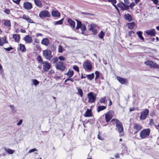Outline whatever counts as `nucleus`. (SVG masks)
<instances>
[{"label":"nucleus","mask_w":159,"mask_h":159,"mask_svg":"<svg viewBox=\"0 0 159 159\" xmlns=\"http://www.w3.org/2000/svg\"><path fill=\"white\" fill-rule=\"evenodd\" d=\"M43 55L47 60H50L52 57V52L49 49H46L43 51Z\"/></svg>","instance_id":"nucleus-8"},{"label":"nucleus","mask_w":159,"mask_h":159,"mask_svg":"<svg viewBox=\"0 0 159 159\" xmlns=\"http://www.w3.org/2000/svg\"><path fill=\"white\" fill-rule=\"evenodd\" d=\"M118 7L120 8L121 11H125V10H128L129 9V6L127 5H126L124 3L120 2L117 4Z\"/></svg>","instance_id":"nucleus-13"},{"label":"nucleus","mask_w":159,"mask_h":159,"mask_svg":"<svg viewBox=\"0 0 159 159\" xmlns=\"http://www.w3.org/2000/svg\"><path fill=\"white\" fill-rule=\"evenodd\" d=\"M105 35L104 32L101 30L98 35V37L101 39H102Z\"/></svg>","instance_id":"nucleus-37"},{"label":"nucleus","mask_w":159,"mask_h":159,"mask_svg":"<svg viewBox=\"0 0 159 159\" xmlns=\"http://www.w3.org/2000/svg\"><path fill=\"white\" fill-rule=\"evenodd\" d=\"M65 74L67 75L68 77V78H71L73 75L74 72L73 70H70L69 69L68 72Z\"/></svg>","instance_id":"nucleus-30"},{"label":"nucleus","mask_w":159,"mask_h":159,"mask_svg":"<svg viewBox=\"0 0 159 159\" xmlns=\"http://www.w3.org/2000/svg\"><path fill=\"white\" fill-rule=\"evenodd\" d=\"M63 51L62 47L61 45H59L58 47V52L60 53H61Z\"/></svg>","instance_id":"nucleus-46"},{"label":"nucleus","mask_w":159,"mask_h":159,"mask_svg":"<svg viewBox=\"0 0 159 159\" xmlns=\"http://www.w3.org/2000/svg\"><path fill=\"white\" fill-rule=\"evenodd\" d=\"M109 2H111L112 4H116V0H107Z\"/></svg>","instance_id":"nucleus-55"},{"label":"nucleus","mask_w":159,"mask_h":159,"mask_svg":"<svg viewBox=\"0 0 159 159\" xmlns=\"http://www.w3.org/2000/svg\"><path fill=\"white\" fill-rule=\"evenodd\" d=\"M144 64L151 68L159 69V65L150 60H148L144 62Z\"/></svg>","instance_id":"nucleus-3"},{"label":"nucleus","mask_w":159,"mask_h":159,"mask_svg":"<svg viewBox=\"0 0 159 159\" xmlns=\"http://www.w3.org/2000/svg\"><path fill=\"white\" fill-rule=\"evenodd\" d=\"M106 108V106H99L97 108V112H99L100 111L103 110Z\"/></svg>","instance_id":"nucleus-32"},{"label":"nucleus","mask_w":159,"mask_h":159,"mask_svg":"<svg viewBox=\"0 0 159 159\" xmlns=\"http://www.w3.org/2000/svg\"><path fill=\"white\" fill-rule=\"evenodd\" d=\"M149 113V110L148 109H145L143 111H142L140 116V119L141 120H144L147 117Z\"/></svg>","instance_id":"nucleus-12"},{"label":"nucleus","mask_w":159,"mask_h":159,"mask_svg":"<svg viewBox=\"0 0 159 159\" xmlns=\"http://www.w3.org/2000/svg\"><path fill=\"white\" fill-rule=\"evenodd\" d=\"M108 100L109 101V102L108 104V106H111L112 104V102L110 98H109L108 99Z\"/></svg>","instance_id":"nucleus-61"},{"label":"nucleus","mask_w":159,"mask_h":159,"mask_svg":"<svg viewBox=\"0 0 159 159\" xmlns=\"http://www.w3.org/2000/svg\"><path fill=\"white\" fill-rule=\"evenodd\" d=\"M86 76L88 80H91L94 78V75L93 73H92L91 74L86 75Z\"/></svg>","instance_id":"nucleus-35"},{"label":"nucleus","mask_w":159,"mask_h":159,"mask_svg":"<svg viewBox=\"0 0 159 159\" xmlns=\"http://www.w3.org/2000/svg\"><path fill=\"white\" fill-rule=\"evenodd\" d=\"M37 60L41 64H43L44 62L42 60L41 57L40 55H38L37 57Z\"/></svg>","instance_id":"nucleus-36"},{"label":"nucleus","mask_w":159,"mask_h":159,"mask_svg":"<svg viewBox=\"0 0 159 159\" xmlns=\"http://www.w3.org/2000/svg\"><path fill=\"white\" fill-rule=\"evenodd\" d=\"M124 19L128 21L131 22L132 20V16L129 13L125 14L124 16Z\"/></svg>","instance_id":"nucleus-21"},{"label":"nucleus","mask_w":159,"mask_h":159,"mask_svg":"<svg viewBox=\"0 0 159 159\" xmlns=\"http://www.w3.org/2000/svg\"><path fill=\"white\" fill-rule=\"evenodd\" d=\"M13 2H14L15 3L19 5L20 3V2L21 0H12Z\"/></svg>","instance_id":"nucleus-56"},{"label":"nucleus","mask_w":159,"mask_h":159,"mask_svg":"<svg viewBox=\"0 0 159 159\" xmlns=\"http://www.w3.org/2000/svg\"><path fill=\"white\" fill-rule=\"evenodd\" d=\"M134 34V32L132 31H129L128 32V36L130 37H132V34Z\"/></svg>","instance_id":"nucleus-50"},{"label":"nucleus","mask_w":159,"mask_h":159,"mask_svg":"<svg viewBox=\"0 0 159 159\" xmlns=\"http://www.w3.org/2000/svg\"><path fill=\"white\" fill-rule=\"evenodd\" d=\"M150 129L147 128L142 129L139 133V136L142 139L147 138L149 135L150 133Z\"/></svg>","instance_id":"nucleus-2"},{"label":"nucleus","mask_w":159,"mask_h":159,"mask_svg":"<svg viewBox=\"0 0 159 159\" xmlns=\"http://www.w3.org/2000/svg\"><path fill=\"white\" fill-rule=\"evenodd\" d=\"M75 20L77 23L76 29L78 30L83 25H82V23L79 20Z\"/></svg>","instance_id":"nucleus-33"},{"label":"nucleus","mask_w":159,"mask_h":159,"mask_svg":"<svg viewBox=\"0 0 159 159\" xmlns=\"http://www.w3.org/2000/svg\"><path fill=\"white\" fill-rule=\"evenodd\" d=\"M19 48L18 50H19L21 51L22 52H25L26 49L24 44L20 43L19 45Z\"/></svg>","instance_id":"nucleus-27"},{"label":"nucleus","mask_w":159,"mask_h":159,"mask_svg":"<svg viewBox=\"0 0 159 159\" xmlns=\"http://www.w3.org/2000/svg\"><path fill=\"white\" fill-rule=\"evenodd\" d=\"M128 26V28L129 29H133L135 26V24L134 22L128 23L127 24Z\"/></svg>","instance_id":"nucleus-29"},{"label":"nucleus","mask_w":159,"mask_h":159,"mask_svg":"<svg viewBox=\"0 0 159 159\" xmlns=\"http://www.w3.org/2000/svg\"><path fill=\"white\" fill-rule=\"evenodd\" d=\"M80 28H81V30L82 34H84V32L86 30L85 26L84 25H83Z\"/></svg>","instance_id":"nucleus-41"},{"label":"nucleus","mask_w":159,"mask_h":159,"mask_svg":"<svg viewBox=\"0 0 159 159\" xmlns=\"http://www.w3.org/2000/svg\"><path fill=\"white\" fill-rule=\"evenodd\" d=\"M51 14L52 16L54 17H60L61 14L57 10L52 9L51 11Z\"/></svg>","instance_id":"nucleus-20"},{"label":"nucleus","mask_w":159,"mask_h":159,"mask_svg":"<svg viewBox=\"0 0 159 159\" xmlns=\"http://www.w3.org/2000/svg\"><path fill=\"white\" fill-rule=\"evenodd\" d=\"M12 38L15 40V41L17 43H19V42L20 38V36L19 34H13Z\"/></svg>","instance_id":"nucleus-22"},{"label":"nucleus","mask_w":159,"mask_h":159,"mask_svg":"<svg viewBox=\"0 0 159 159\" xmlns=\"http://www.w3.org/2000/svg\"><path fill=\"white\" fill-rule=\"evenodd\" d=\"M81 13L85 15H89L91 16H94V14L92 13H87L85 12H82Z\"/></svg>","instance_id":"nucleus-52"},{"label":"nucleus","mask_w":159,"mask_h":159,"mask_svg":"<svg viewBox=\"0 0 159 159\" xmlns=\"http://www.w3.org/2000/svg\"><path fill=\"white\" fill-rule=\"evenodd\" d=\"M111 122H112L113 124H116V126L118 129L119 133H120L124 132V128L122 123L119 120L116 119H112L111 121Z\"/></svg>","instance_id":"nucleus-1"},{"label":"nucleus","mask_w":159,"mask_h":159,"mask_svg":"<svg viewBox=\"0 0 159 159\" xmlns=\"http://www.w3.org/2000/svg\"><path fill=\"white\" fill-rule=\"evenodd\" d=\"M68 80H70L72 82H74V80L73 79L70 78H68L65 81V82H66L67 81H68Z\"/></svg>","instance_id":"nucleus-57"},{"label":"nucleus","mask_w":159,"mask_h":159,"mask_svg":"<svg viewBox=\"0 0 159 159\" xmlns=\"http://www.w3.org/2000/svg\"><path fill=\"white\" fill-rule=\"evenodd\" d=\"M124 3L126 5L129 3V0H124Z\"/></svg>","instance_id":"nucleus-64"},{"label":"nucleus","mask_w":159,"mask_h":159,"mask_svg":"<svg viewBox=\"0 0 159 159\" xmlns=\"http://www.w3.org/2000/svg\"><path fill=\"white\" fill-rule=\"evenodd\" d=\"M83 67L86 70H91L92 69V64L88 60L85 61L83 63Z\"/></svg>","instance_id":"nucleus-11"},{"label":"nucleus","mask_w":159,"mask_h":159,"mask_svg":"<svg viewBox=\"0 0 159 159\" xmlns=\"http://www.w3.org/2000/svg\"><path fill=\"white\" fill-rule=\"evenodd\" d=\"M98 139L101 140H103V138L100 135V133L99 132L98 134Z\"/></svg>","instance_id":"nucleus-58"},{"label":"nucleus","mask_w":159,"mask_h":159,"mask_svg":"<svg viewBox=\"0 0 159 159\" xmlns=\"http://www.w3.org/2000/svg\"><path fill=\"white\" fill-rule=\"evenodd\" d=\"M36 36V37H38L39 36H43V34L41 33H36L35 34Z\"/></svg>","instance_id":"nucleus-60"},{"label":"nucleus","mask_w":159,"mask_h":159,"mask_svg":"<svg viewBox=\"0 0 159 159\" xmlns=\"http://www.w3.org/2000/svg\"><path fill=\"white\" fill-rule=\"evenodd\" d=\"M97 95L94 92H90L87 94L88 102L90 103L94 102L96 98Z\"/></svg>","instance_id":"nucleus-7"},{"label":"nucleus","mask_w":159,"mask_h":159,"mask_svg":"<svg viewBox=\"0 0 159 159\" xmlns=\"http://www.w3.org/2000/svg\"><path fill=\"white\" fill-rule=\"evenodd\" d=\"M99 102L100 103H107V100L106 99V97L105 96L104 97L101 98L99 100Z\"/></svg>","instance_id":"nucleus-34"},{"label":"nucleus","mask_w":159,"mask_h":159,"mask_svg":"<svg viewBox=\"0 0 159 159\" xmlns=\"http://www.w3.org/2000/svg\"><path fill=\"white\" fill-rule=\"evenodd\" d=\"M34 2L35 5L39 8H41L43 7V4L40 0H34Z\"/></svg>","instance_id":"nucleus-28"},{"label":"nucleus","mask_w":159,"mask_h":159,"mask_svg":"<svg viewBox=\"0 0 159 159\" xmlns=\"http://www.w3.org/2000/svg\"><path fill=\"white\" fill-rule=\"evenodd\" d=\"M36 48L37 50L39 51H40L41 50V48L40 46L39 45H36Z\"/></svg>","instance_id":"nucleus-53"},{"label":"nucleus","mask_w":159,"mask_h":159,"mask_svg":"<svg viewBox=\"0 0 159 159\" xmlns=\"http://www.w3.org/2000/svg\"><path fill=\"white\" fill-rule=\"evenodd\" d=\"M73 69L74 70L77 71L78 72H79L80 71L79 67L77 66H74L73 67Z\"/></svg>","instance_id":"nucleus-45"},{"label":"nucleus","mask_w":159,"mask_h":159,"mask_svg":"<svg viewBox=\"0 0 159 159\" xmlns=\"http://www.w3.org/2000/svg\"><path fill=\"white\" fill-rule=\"evenodd\" d=\"M34 42L36 43H39V40L37 39H34Z\"/></svg>","instance_id":"nucleus-62"},{"label":"nucleus","mask_w":159,"mask_h":159,"mask_svg":"<svg viewBox=\"0 0 159 159\" xmlns=\"http://www.w3.org/2000/svg\"><path fill=\"white\" fill-rule=\"evenodd\" d=\"M4 12V13L8 15H9L11 13L10 10L8 9H5Z\"/></svg>","instance_id":"nucleus-47"},{"label":"nucleus","mask_w":159,"mask_h":159,"mask_svg":"<svg viewBox=\"0 0 159 159\" xmlns=\"http://www.w3.org/2000/svg\"><path fill=\"white\" fill-rule=\"evenodd\" d=\"M152 1L155 5L158 4L159 2V1L158 0H152Z\"/></svg>","instance_id":"nucleus-59"},{"label":"nucleus","mask_w":159,"mask_h":159,"mask_svg":"<svg viewBox=\"0 0 159 159\" xmlns=\"http://www.w3.org/2000/svg\"><path fill=\"white\" fill-rule=\"evenodd\" d=\"M22 18L26 21L28 23H34V22L31 20L30 17L24 14L22 16Z\"/></svg>","instance_id":"nucleus-18"},{"label":"nucleus","mask_w":159,"mask_h":159,"mask_svg":"<svg viewBox=\"0 0 159 159\" xmlns=\"http://www.w3.org/2000/svg\"><path fill=\"white\" fill-rule=\"evenodd\" d=\"M116 78L119 82L121 84H126L128 83V80L126 78H123L119 76H117Z\"/></svg>","instance_id":"nucleus-14"},{"label":"nucleus","mask_w":159,"mask_h":159,"mask_svg":"<svg viewBox=\"0 0 159 159\" xmlns=\"http://www.w3.org/2000/svg\"><path fill=\"white\" fill-rule=\"evenodd\" d=\"M26 43H31L33 42V39L31 36L29 35H25L23 39Z\"/></svg>","instance_id":"nucleus-17"},{"label":"nucleus","mask_w":159,"mask_h":159,"mask_svg":"<svg viewBox=\"0 0 159 159\" xmlns=\"http://www.w3.org/2000/svg\"><path fill=\"white\" fill-rule=\"evenodd\" d=\"M22 122V120H20L17 123V125H20Z\"/></svg>","instance_id":"nucleus-63"},{"label":"nucleus","mask_w":159,"mask_h":159,"mask_svg":"<svg viewBox=\"0 0 159 159\" xmlns=\"http://www.w3.org/2000/svg\"><path fill=\"white\" fill-rule=\"evenodd\" d=\"M143 128L142 126L138 123H135L133 124L132 133L134 134L138 133Z\"/></svg>","instance_id":"nucleus-5"},{"label":"nucleus","mask_w":159,"mask_h":159,"mask_svg":"<svg viewBox=\"0 0 159 159\" xmlns=\"http://www.w3.org/2000/svg\"><path fill=\"white\" fill-rule=\"evenodd\" d=\"M3 24L5 26L8 28H10L11 26V23L9 20H5Z\"/></svg>","instance_id":"nucleus-26"},{"label":"nucleus","mask_w":159,"mask_h":159,"mask_svg":"<svg viewBox=\"0 0 159 159\" xmlns=\"http://www.w3.org/2000/svg\"><path fill=\"white\" fill-rule=\"evenodd\" d=\"M43 65V69L45 71H48L50 68L51 65L47 62H44Z\"/></svg>","instance_id":"nucleus-19"},{"label":"nucleus","mask_w":159,"mask_h":159,"mask_svg":"<svg viewBox=\"0 0 159 159\" xmlns=\"http://www.w3.org/2000/svg\"><path fill=\"white\" fill-rule=\"evenodd\" d=\"M145 33L147 35L152 36H155L157 34V32L154 29L148 30L146 31Z\"/></svg>","instance_id":"nucleus-16"},{"label":"nucleus","mask_w":159,"mask_h":159,"mask_svg":"<svg viewBox=\"0 0 159 159\" xmlns=\"http://www.w3.org/2000/svg\"><path fill=\"white\" fill-rule=\"evenodd\" d=\"M67 22L69 24L70 27L74 29L75 26V22L71 19H68L67 20Z\"/></svg>","instance_id":"nucleus-23"},{"label":"nucleus","mask_w":159,"mask_h":159,"mask_svg":"<svg viewBox=\"0 0 159 159\" xmlns=\"http://www.w3.org/2000/svg\"><path fill=\"white\" fill-rule=\"evenodd\" d=\"M41 43L45 46H48L49 43V41L47 38H43L41 41Z\"/></svg>","instance_id":"nucleus-25"},{"label":"nucleus","mask_w":159,"mask_h":159,"mask_svg":"<svg viewBox=\"0 0 159 159\" xmlns=\"http://www.w3.org/2000/svg\"><path fill=\"white\" fill-rule=\"evenodd\" d=\"M137 34L139 37L142 40V41H144V39L142 36L143 32L142 31H139L137 32Z\"/></svg>","instance_id":"nucleus-31"},{"label":"nucleus","mask_w":159,"mask_h":159,"mask_svg":"<svg viewBox=\"0 0 159 159\" xmlns=\"http://www.w3.org/2000/svg\"><path fill=\"white\" fill-rule=\"evenodd\" d=\"M98 28V26L93 23H92L90 25V27L89 29V31L92 32V34L94 35H96L98 33L97 29Z\"/></svg>","instance_id":"nucleus-10"},{"label":"nucleus","mask_w":159,"mask_h":159,"mask_svg":"<svg viewBox=\"0 0 159 159\" xmlns=\"http://www.w3.org/2000/svg\"><path fill=\"white\" fill-rule=\"evenodd\" d=\"M58 59L61 61H64L65 60V57L62 56H59L58 57Z\"/></svg>","instance_id":"nucleus-48"},{"label":"nucleus","mask_w":159,"mask_h":159,"mask_svg":"<svg viewBox=\"0 0 159 159\" xmlns=\"http://www.w3.org/2000/svg\"><path fill=\"white\" fill-rule=\"evenodd\" d=\"M95 80H96L98 79L99 76V72L98 71H96L95 72Z\"/></svg>","instance_id":"nucleus-44"},{"label":"nucleus","mask_w":159,"mask_h":159,"mask_svg":"<svg viewBox=\"0 0 159 159\" xmlns=\"http://www.w3.org/2000/svg\"><path fill=\"white\" fill-rule=\"evenodd\" d=\"M56 68L61 71H64L66 68L64 63L61 61H59L55 64Z\"/></svg>","instance_id":"nucleus-6"},{"label":"nucleus","mask_w":159,"mask_h":159,"mask_svg":"<svg viewBox=\"0 0 159 159\" xmlns=\"http://www.w3.org/2000/svg\"><path fill=\"white\" fill-rule=\"evenodd\" d=\"M32 82L34 84L35 86H37L39 83V82L36 79L33 80Z\"/></svg>","instance_id":"nucleus-43"},{"label":"nucleus","mask_w":159,"mask_h":159,"mask_svg":"<svg viewBox=\"0 0 159 159\" xmlns=\"http://www.w3.org/2000/svg\"><path fill=\"white\" fill-rule=\"evenodd\" d=\"M5 150L6 152L8 154H12L13 153L14 151L13 150H11L9 148L6 149Z\"/></svg>","instance_id":"nucleus-39"},{"label":"nucleus","mask_w":159,"mask_h":159,"mask_svg":"<svg viewBox=\"0 0 159 159\" xmlns=\"http://www.w3.org/2000/svg\"><path fill=\"white\" fill-rule=\"evenodd\" d=\"M135 5V3L134 2H132L131 3L129 6V7L131 9H133V7Z\"/></svg>","instance_id":"nucleus-51"},{"label":"nucleus","mask_w":159,"mask_h":159,"mask_svg":"<svg viewBox=\"0 0 159 159\" xmlns=\"http://www.w3.org/2000/svg\"><path fill=\"white\" fill-rule=\"evenodd\" d=\"M64 19L63 18L60 20L57 21L55 24V25H62L63 23Z\"/></svg>","instance_id":"nucleus-40"},{"label":"nucleus","mask_w":159,"mask_h":159,"mask_svg":"<svg viewBox=\"0 0 159 159\" xmlns=\"http://www.w3.org/2000/svg\"><path fill=\"white\" fill-rule=\"evenodd\" d=\"M58 58L57 57L52 58L51 60L53 64L56 63L58 61Z\"/></svg>","instance_id":"nucleus-38"},{"label":"nucleus","mask_w":159,"mask_h":159,"mask_svg":"<svg viewBox=\"0 0 159 159\" xmlns=\"http://www.w3.org/2000/svg\"><path fill=\"white\" fill-rule=\"evenodd\" d=\"M154 123L153 122V119H150L149 125H150L152 126V125H154Z\"/></svg>","instance_id":"nucleus-49"},{"label":"nucleus","mask_w":159,"mask_h":159,"mask_svg":"<svg viewBox=\"0 0 159 159\" xmlns=\"http://www.w3.org/2000/svg\"><path fill=\"white\" fill-rule=\"evenodd\" d=\"M114 112L112 110H109L105 114V119L106 122L108 123L111 120L114 115Z\"/></svg>","instance_id":"nucleus-4"},{"label":"nucleus","mask_w":159,"mask_h":159,"mask_svg":"<svg viewBox=\"0 0 159 159\" xmlns=\"http://www.w3.org/2000/svg\"><path fill=\"white\" fill-rule=\"evenodd\" d=\"M23 7L25 9L30 10L33 8V5L31 3L26 2H24Z\"/></svg>","instance_id":"nucleus-15"},{"label":"nucleus","mask_w":159,"mask_h":159,"mask_svg":"<svg viewBox=\"0 0 159 159\" xmlns=\"http://www.w3.org/2000/svg\"><path fill=\"white\" fill-rule=\"evenodd\" d=\"M37 151V150L36 148H34L32 149H30V150L28 152V153H30L31 152H34L35 151Z\"/></svg>","instance_id":"nucleus-54"},{"label":"nucleus","mask_w":159,"mask_h":159,"mask_svg":"<svg viewBox=\"0 0 159 159\" xmlns=\"http://www.w3.org/2000/svg\"><path fill=\"white\" fill-rule=\"evenodd\" d=\"M39 16L40 18L43 19L47 17H50L51 15L48 11L44 10L40 12Z\"/></svg>","instance_id":"nucleus-9"},{"label":"nucleus","mask_w":159,"mask_h":159,"mask_svg":"<svg viewBox=\"0 0 159 159\" xmlns=\"http://www.w3.org/2000/svg\"><path fill=\"white\" fill-rule=\"evenodd\" d=\"M92 114L91 112V109H87V111L85 112L84 115V116L85 117H92Z\"/></svg>","instance_id":"nucleus-24"},{"label":"nucleus","mask_w":159,"mask_h":159,"mask_svg":"<svg viewBox=\"0 0 159 159\" xmlns=\"http://www.w3.org/2000/svg\"><path fill=\"white\" fill-rule=\"evenodd\" d=\"M78 92L79 94L80 95L81 97H82L83 96V92L81 89L78 88Z\"/></svg>","instance_id":"nucleus-42"}]
</instances>
